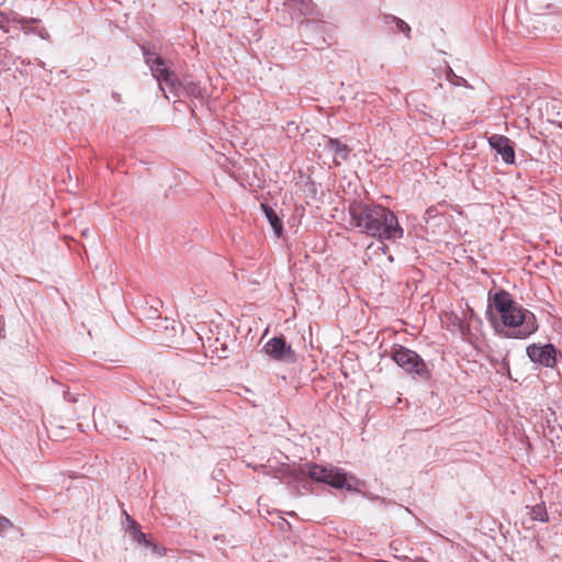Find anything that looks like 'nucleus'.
I'll use <instances>...</instances> for the list:
<instances>
[{
	"mask_svg": "<svg viewBox=\"0 0 562 562\" xmlns=\"http://www.w3.org/2000/svg\"><path fill=\"white\" fill-rule=\"evenodd\" d=\"M348 212L350 225L360 233L390 241L401 239L404 235L394 212L383 205L353 201L349 204Z\"/></svg>",
	"mask_w": 562,
	"mask_h": 562,
	"instance_id": "obj_1",
	"label": "nucleus"
},
{
	"mask_svg": "<svg viewBox=\"0 0 562 562\" xmlns=\"http://www.w3.org/2000/svg\"><path fill=\"white\" fill-rule=\"evenodd\" d=\"M492 305L499 317V323L492 321L496 330L505 337L525 339L538 330L535 314L514 301L507 291L496 292L492 297Z\"/></svg>",
	"mask_w": 562,
	"mask_h": 562,
	"instance_id": "obj_2",
	"label": "nucleus"
},
{
	"mask_svg": "<svg viewBox=\"0 0 562 562\" xmlns=\"http://www.w3.org/2000/svg\"><path fill=\"white\" fill-rule=\"evenodd\" d=\"M308 476L311 480L319 483H325L335 488L352 490L348 484L346 473L333 465H321L316 463H305L299 469L291 468L283 464L279 470L276 477L284 484L299 483Z\"/></svg>",
	"mask_w": 562,
	"mask_h": 562,
	"instance_id": "obj_3",
	"label": "nucleus"
},
{
	"mask_svg": "<svg viewBox=\"0 0 562 562\" xmlns=\"http://www.w3.org/2000/svg\"><path fill=\"white\" fill-rule=\"evenodd\" d=\"M394 362L409 374H416L422 379H429V370L423 358L414 350L395 345L391 351Z\"/></svg>",
	"mask_w": 562,
	"mask_h": 562,
	"instance_id": "obj_4",
	"label": "nucleus"
},
{
	"mask_svg": "<svg viewBox=\"0 0 562 562\" xmlns=\"http://www.w3.org/2000/svg\"><path fill=\"white\" fill-rule=\"evenodd\" d=\"M263 349L272 359L285 363H293L296 360L295 352L286 344L283 336L273 337L266 342Z\"/></svg>",
	"mask_w": 562,
	"mask_h": 562,
	"instance_id": "obj_5",
	"label": "nucleus"
},
{
	"mask_svg": "<svg viewBox=\"0 0 562 562\" xmlns=\"http://www.w3.org/2000/svg\"><path fill=\"white\" fill-rule=\"evenodd\" d=\"M557 349L552 344H531L527 347L528 358L537 364L553 368L557 364Z\"/></svg>",
	"mask_w": 562,
	"mask_h": 562,
	"instance_id": "obj_6",
	"label": "nucleus"
},
{
	"mask_svg": "<svg viewBox=\"0 0 562 562\" xmlns=\"http://www.w3.org/2000/svg\"><path fill=\"white\" fill-rule=\"evenodd\" d=\"M154 78L157 79L160 90L164 91L162 82L170 89L176 90L180 86V80L173 71H171L162 57H155L154 64L149 66Z\"/></svg>",
	"mask_w": 562,
	"mask_h": 562,
	"instance_id": "obj_7",
	"label": "nucleus"
},
{
	"mask_svg": "<svg viewBox=\"0 0 562 562\" xmlns=\"http://www.w3.org/2000/svg\"><path fill=\"white\" fill-rule=\"evenodd\" d=\"M491 148L502 157L506 165L515 164V149L513 142L505 135L493 134L487 138Z\"/></svg>",
	"mask_w": 562,
	"mask_h": 562,
	"instance_id": "obj_8",
	"label": "nucleus"
},
{
	"mask_svg": "<svg viewBox=\"0 0 562 562\" xmlns=\"http://www.w3.org/2000/svg\"><path fill=\"white\" fill-rule=\"evenodd\" d=\"M284 7L291 14V20H299L301 16L313 15L315 7L312 0H286Z\"/></svg>",
	"mask_w": 562,
	"mask_h": 562,
	"instance_id": "obj_9",
	"label": "nucleus"
},
{
	"mask_svg": "<svg viewBox=\"0 0 562 562\" xmlns=\"http://www.w3.org/2000/svg\"><path fill=\"white\" fill-rule=\"evenodd\" d=\"M324 148L334 154V164L339 166L341 160H347L351 149L348 145L341 143L338 138L324 136Z\"/></svg>",
	"mask_w": 562,
	"mask_h": 562,
	"instance_id": "obj_10",
	"label": "nucleus"
},
{
	"mask_svg": "<svg viewBox=\"0 0 562 562\" xmlns=\"http://www.w3.org/2000/svg\"><path fill=\"white\" fill-rule=\"evenodd\" d=\"M182 90L186 95L195 98V99H203L205 94V90L200 86L199 82L190 81V80H180V86L176 88V90H170L171 92H175L176 94L179 93V91Z\"/></svg>",
	"mask_w": 562,
	"mask_h": 562,
	"instance_id": "obj_11",
	"label": "nucleus"
},
{
	"mask_svg": "<svg viewBox=\"0 0 562 562\" xmlns=\"http://www.w3.org/2000/svg\"><path fill=\"white\" fill-rule=\"evenodd\" d=\"M383 23L390 29L391 32L397 33L401 32L405 34L407 38H409V32L411 27L409 25L403 21L402 19L392 15V14H384L382 16Z\"/></svg>",
	"mask_w": 562,
	"mask_h": 562,
	"instance_id": "obj_12",
	"label": "nucleus"
},
{
	"mask_svg": "<svg viewBox=\"0 0 562 562\" xmlns=\"http://www.w3.org/2000/svg\"><path fill=\"white\" fill-rule=\"evenodd\" d=\"M261 207H262L263 213H265L268 222L270 223L274 234L278 237H281L282 233H283V223H282L281 217L278 215L276 210L272 209L271 206H269L268 204H261Z\"/></svg>",
	"mask_w": 562,
	"mask_h": 562,
	"instance_id": "obj_13",
	"label": "nucleus"
},
{
	"mask_svg": "<svg viewBox=\"0 0 562 562\" xmlns=\"http://www.w3.org/2000/svg\"><path fill=\"white\" fill-rule=\"evenodd\" d=\"M527 515H529L532 521L548 522L549 514L544 502L536 504L535 506H526Z\"/></svg>",
	"mask_w": 562,
	"mask_h": 562,
	"instance_id": "obj_14",
	"label": "nucleus"
},
{
	"mask_svg": "<svg viewBox=\"0 0 562 562\" xmlns=\"http://www.w3.org/2000/svg\"><path fill=\"white\" fill-rule=\"evenodd\" d=\"M25 34H35L43 40L48 38V32L40 23H25L20 26Z\"/></svg>",
	"mask_w": 562,
	"mask_h": 562,
	"instance_id": "obj_15",
	"label": "nucleus"
},
{
	"mask_svg": "<svg viewBox=\"0 0 562 562\" xmlns=\"http://www.w3.org/2000/svg\"><path fill=\"white\" fill-rule=\"evenodd\" d=\"M132 526L130 529V533L135 541L138 543H145L147 547L150 546V542L146 539V535L138 528V525L135 520L131 519Z\"/></svg>",
	"mask_w": 562,
	"mask_h": 562,
	"instance_id": "obj_16",
	"label": "nucleus"
},
{
	"mask_svg": "<svg viewBox=\"0 0 562 562\" xmlns=\"http://www.w3.org/2000/svg\"><path fill=\"white\" fill-rule=\"evenodd\" d=\"M8 14L11 18V23L19 24L20 26L25 23H41V21L38 19H35V18L27 19V18L19 15L15 12H10Z\"/></svg>",
	"mask_w": 562,
	"mask_h": 562,
	"instance_id": "obj_17",
	"label": "nucleus"
},
{
	"mask_svg": "<svg viewBox=\"0 0 562 562\" xmlns=\"http://www.w3.org/2000/svg\"><path fill=\"white\" fill-rule=\"evenodd\" d=\"M11 26V18L8 13L0 11V29L8 33Z\"/></svg>",
	"mask_w": 562,
	"mask_h": 562,
	"instance_id": "obj_18",
	"label": "nucleus"
},
{
	"mask_svg": "<svg viewBox=\"0 0 562 562\" xmlns=\"http://www.w3.org/2000/svg\"><path fill=\"white\" fill-rule=\"evenodd\" d=\"M145 63L150 66L155 61V57H159L155 52H151L148 47L142 46Z\"/></svg>",
	"mask_w": 562,
	"mask_h": 562,
	"instance_id": "obj_19",
	"label": "nucleus"
},
{
	"mask_svg": "<svg viewBox=\"0 0 562 562\" xmlns=\"http://www.w3.org/2000/svg\"><path fill=\"white\" fill-rule=\"evenodd\" d=\"M12 528L13 524L10 521V519L0 515V535H5Z\"/></svg>",
	"mask_w": 562,
	"mask_h": 562,
	"instance_id": "obj_20",
	"label": "nucleus"
},
{
	"mask_svg": "<svg viewBox=\"0 0 562 562\" xmlns=\"http://www.w3.org/2000/svg\"><path fill=\"white\" fill-rule=\"evenodd\" d=\"M448 78L449 80L452 81V83L457 86H468L467 80L462 77H458L457 75H454L451 69L448 72Z\"/></svg>",
	"mask_w": 562,
	"mask_h": 562,
	"instance_id": "obj_21",
	"label": "nucleus"
},
{
	"mask_svg": "<svg viewBox=\"0 0 562 562\" xmlns=\"http://www.w3.org/2000/svg\"><path fill=\"white\" fill-rule=\"evenodd\" d=\"M502 369L506 370V372L509 374V361L506 358L503 359Z\"/></svg>",
	"mask_w": 562,
	"mask_h": 562,
	"instance_id": "obj_22",
	"label": "nucleus"
},
{
	"mask_svg": "<svg viewBox=\"0 0 562 562\" xmlns=\"http://www.w3.org/2000/svg\"><path fill=\"white\" fill-rule=\"evenodd\" d=\"M88 233H89V232H88V229H85V231L82 232V235H83L85 237H87V236H88Z\"/></svg>",
	"mask_w": 562,
	"mask_h": 562,
	"instance_id": "obj_23",
	"label": "nucleus"
}]
</instances>
